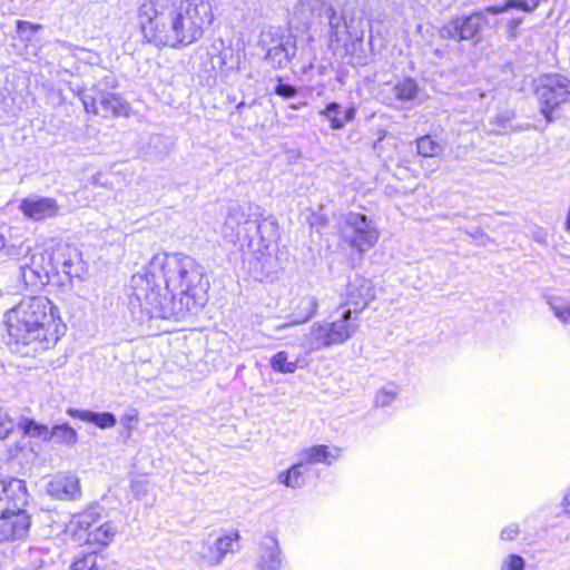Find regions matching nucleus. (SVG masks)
<instances>
[{
  "mask_svg": "<svg viewBox=\"0 0 570 570\" xmlns=\"http://www.w3.org/2000/svg\"><path fill=\"white\" fill-rule=\"evenodd\" d=\"M19 209L26 217L35 222L55 218L60 213V207L55 198L38 195L23 198Z\"/></svg>",
  "mask_w": 570,
  "mask_h": 570,
  "instance_id": "obj_15",
  "label": "nucleus"
},
{
  "mask_svg": "<svg viewBox=\"0 0 570 570\" xmlns=\"http://www.w3.org/2000/svg\"><path fill=\"white\" fill-rule=\"evenodd\" d=\"M6 325L10 344L24 356L53 347L63 333L57 307L42 296L20 301L6 313Z\"/></svg>",
  "mask_w": 570,
  "mask_h": 570,
  "instance_id": "obj_3",
  "label": "nucleus"
},
{
  "mask_svg": "<svg viewBox=\"0 0 570 570\" xmlns=\"http://www.w3.org/2000/svg\"><path fill=\"white\" fill-rule=\"evenodd\" d=\"M385 135H386V131L382 130L380 136H379V138H377V140L374 142V148L375 149L377 148L379 144L384 139Z\"/></svg>",
  "mask_w": 570,
  "mask_h": 570,
  "instance_id": "obj_50",
  "label": "nucleus"
},
{
  "mask_svg": "<svg viewBox=\"0 0 570 570\" xmlns=\"http://www.w3.org/2000/svg\"><path fill=\"white\" fill-rule=\"evenodd\" d=\"M80 99L87 112L104 118L128 116L129 105L118 95L92 88L80 94Z\"/></svg>",
  "mask_w": 570,
  "mask_h": 570,
  "instance_id": "obj_10",
  "label": "nucleus"
},
{
  "mask_svg": "<svg viewBox=\"0 0 570 570\" xmlns=\"http://www.w3.org/2000/svg\"><path fill=\"white\" fill-rule=\"evenodd\" d=\"M138 18L149 42L179 48L198 41L214 16L212 0H144Z\"/></svg>",
  "mask_w": 570,
  "mask_h": 570,
  "instance_id": "obj_2",
  "label": "nucleus"
},
{
  "mask_svg": "<svg viewBox=\"0 0 570 570\" xmlns=\"http://www.w3.org/2000/svg\"><path fill=\"white\" fill-rule=\"evenodd\" d=\"M226 58H227V52H224L220 57H219V61H220V68H223L224 66H227V61H226Z\"/></svg>",
  "mask_w": 570,
  "mask_h": 570,
  "instance_id": "obj_51",
  "label": "nucleus"
},
{
  "mask_svg": "<svg viewBox=\"0 0 570 570\" xmlns=\"http://www.w3.org/2000/svg\"><path fill=\"white\" fill-rule=\"evenodd\" d=\"M48 259L47 252H37L20 265L21 279L31 291H39L51 281L53 269Z\"/></svg>",
  "mask_w": 570,
  "mask_h": 570,
  "instance_id": "obj_11",
  "label": "nucleus"
},
{
  "mask_svg": "<svg viewBox=\"0 0 570 570\" xmlns=\"http://www.w3.org/2000/svg\"><path fill=\"white\" fill-rule=\"evenodd\" d=\"M208 283L202 265L181 253H157L145 273L131 276L129 305L149 318L183 320L206 302Z\"/></svg>",
  "mask_w": 570,
  "mask_h": 570,
  "instance_id": "obj_1",
  "label": "nucleus"
},
{
  "mask_svg": "<svg viewBox=\"0 0 570 570\" xmlns=\"http://www.w3.org/2000/svg\"><path fill=\"white\" fill-rule=\"evenodd\" d=\"M28 501L24 481L20 479L0 480V519H8L10 513L20 511Z\"/></svg>",
  "mask_w": 570,
  "mask_h": 570,
  "instance_id": "obj_13",
  "label": "nucleus"
},
{
  "mask_svg": "<svg viewBox=\"0 0 570 570\" xmlns=\"http://www.w3.org/2000/svg\"><path fill=\"white\" fill-rule=\"evenodd\" d=\"M243 106H244V102L238 104V105H237V109H242V108H243Z\"/></svg>",
  "mask_w": 570,
  "mask_h": 570,
  "instance_id": "obj_56",
  "label": "nucleus"
},
{
  "mask_svg": "<svg viewBox=\"0 0 570 570\" xmlns=\"http://www.w3.org/2000/svg\"><path fill=\"white\" fill-rule=\"evenodd\" d=\"M566 227L568 230H570V208H569V213H568L567 220H566Z\"/></svg>",
  "mask_w": 570,
  "mask_h": 570,
  "instance_id": "obj_53",
  "label": "nucleus"
},
{
  "mask_svg": "<svg viewBox=\"0 0 570 570\" xmlns=\"http://www.w3.org/2000/svg\"><path fill=\"white\" fill-rule=\"evenodd\" d=\"M252 209L253 206L250 204H233L228 206L224 224L220 228V234L227 243L236 244L240 238V233L245 225L253 223L256 225L257 229L259 228L257 224L258 219L253 218L255 214L250 213Z\"/></svg>",
  "mask_w": 570,
  "mask_h": 570,
  "instance_id": "obj_12",
  "label": "nucleus"
},
{
  "mask_svg": "<svg viewBox=\"0 0 570 570\" xmlns=\"http://www.w3.org/2000/svg\"><path fill=\"white\" fill-rule=\"evenodd\" d=\"M275 94L284 99H289L296 96L297 89L291 83H285L283 81H278L275 87Z\"/></svg>",
  "mask_w": 570,
  "mask_h": 570,
  "instance_id": "obj_44",
  "label": "nucleus"
},
{
  "mask_svg": "<svg viewBox=\"0 0 570 570\" xmlns=\"http://www.w3.org/2000/svg\"><path fill=\"white\" fill-rule=\"evenodd\" d=\"M131 419H132L131 416H127L126 422H129V420H131Z\"/></svg>",
  "mask_w": 570,
  "mask_h": 570,
  "instance_id": "obj_58",
  "label": "nucleus"
},
{
  "mask_svg": "<svg viewBox=\"0 0 570 570\" xmlns=\"http://www.w3.org/2000/svg\"><path fill=\"white\" fill-rule=\"evenodd\" d=\"M550 308L556 317L561 322L567 323L570 320V307L567 306L561 299L549 301Z\"/></svg>",
  "mask_w": 570,
  "mask_h": 570,
  "instance_id": "obj_38",
  "label": "nucleus"
},
{
  "mask_svg": "<svg viewBox=\"0 0 570 570\" xmlns=\"http://www.w3.org/2000/svg\"><path fill=\"white\" fill-rule=\"evenodd\" d=\"M535 7L537 3L530 6L525 0H507L502 6H489L485 8V10L491 14H499L510 9H519L524 12H531Z\"/></svg>",
  "mask_w": 570,
  "mask_h": 570,
  "instance_id": "obj_35",
  "label": "nucleus"
},
{
  "mask_svg": "<svg viewBox=\"0 0 570 570\" xmlns=\"http://www.w3.org/2000/svg\"><path fill=\"white\" fill-rule=\"evenodd\" d=\"M535 97L541 114L548 122L552 121L553 111L561 105L570 102V79L560 73H546L535 80Z\"/></svg>",
  "mask_w": 570,
  "mask_h": 570,
  "instance_id": "obj_7",
  "label": "nucleus"
},
{
  "mask_svg": "<svg viewBox=\"0 0 570 570\" xmlns=\"http://www.w3.org/2000/svg\"><path fill=\"white\" fill-rule=\"evenodd\" d=\"M550 308L556 317L561 322L567 323L570 320V307L567 306L561 299L549 301Z\"/></svg>",
  "mask_w": 570,
  "mask_h": 570,
  "instance_id": "obj_40",
  "label": "nucleus"
},
{
  "mask_svg": "<svg viewBox=\"0 0 570 570\" xmlns=\"http://www.w3.org/2000/svg\"><path fill=\"white\" fill-rule=\"evenodd\" d=\"M104 508L99 504H92L82 512L72 515L70 525L76 532L92 530V525L98 522L102 517Z\"/></svg>",
  "mask_w": 570,
  "mask_h": 570,
  "instance_id": "obj_23",
  "label": "nucleus"
},
{
  "mask_svg": "<svg viewBox=\"0 0 570 570\" xmlns=\"http://www.w3.org/2000/svg\"><path fill=\"white\" fill-rule=\"evenodd\" d=\"M131 419H132L131 416H127L126 422H129V420H131Z\"/></svg>",
  "mask_w": 570,
  "mask_h": 570,
  "instance_id": "obj_57",
  "label": "nucleus"
},
{
  "mask_svg": "<svg viewBox=\"0 0 570 570\" xmlns=\"http://www.w3.org/2000/svg\"><path fill=\"white\" fill-rule=\"evenodd\" d=\"M338 458V453L336 455L332 454L328 450L327 445H314L307 449H304L299 453V462L306 468L307 464H316V463H325L331 464V460H336Z\"/></svg>",
  "mask_w": 570,
  "mask_h": 570,
  "instance_id": "obj_24",
  "label": "nucleus"
},
{
  "mask_svg": "<svg viewBox=\"0 0 570 570\" xmlns=\"http://www.w3.org/2000/svg\"><path fill=\"white\" fill-rule=\"evenodd\" d=\"M19 428L22 432L31 438H40L43 441H49V429L47 425L38 423L33 419H22L19 422Z\"/></svg>",
  "mask_w": 570,
  "mask_h": 570,
  "instance_id": "obj_33",
  "label": "nucleus"
},
{
  "mask_svg": "<svg viewBox=\"0 0 570 570\" xmlns=\"http://www.w3.org/2000/svg\"><path fill=\"white\" fill-rule=\"evenodd\" d=\"M47 492L58 500H77L81 495L80 481L73 474H58L48 483Z\"/></svg>",
  "mask_w": 570,
  "mask_h": 570,
  "instance_id": "obj_17",
  "label": "nucleus"
},
{
  "mask_svg": "<svg viewBox=\"0 0 570 570\" xmlns=\"http://www.w3.org/2000/svg\"><path fill=\"white\" fill-rule=\"evenodd\" d=\"M487 13L488 12L484 9L469 16L456 17L444 24L439 30V35L442 39H452L459 42L475 40L476 42L479 32L484 27L492 26Z\"/></svg>",
  "mask_w": 570,
  "mask_h": 570,
  "instance_id": "obj_9",
  "label": "nucleus"
},
{
  "mask_svg": "<svg viewBox=\"0 0 570 570\" xmlns=\"http://www.w3.org/2000/svg\"><path fill=\"white\" fill-rule=\"evenodd\" d=\"M417 154L424 158L439 157L444 148L430 135H424L415 140Z\"/></svg>",
  "mask_w": 570,
  "mask_h": 570,
  "instance_id": "obj_31",
  "label": "nucleus"
},
{
  "mask_svg": "<svg viewBox=\"0 0 570 570\" xmlns=\"http://www.w3.org/2000/svg\"><path fill=\"white\" fill-rule=\"evenodd\" d=\"M320 115L330 120L331 128L333 130H341L347 122L354 120L356 116V108L354 106H350L344 111H341V105L333 101L321 110Z\"/></svg>",
  "mask_w": 570,
  "mask_h": 570,
  "instance_id": "obj_20",
  "label": "nucleus"
},
{
  "mask_svg": "<svg viewBox=\"0 0 570 570\" xmlns=\"http://www.w3.org/2000/svg\"><path fill=\"white\" fill-rule=\"evenodd\" d=\"M562 503H563L566 511L570 512V488L566 492Z\"/></svg>",
  "mask_w": 570,
  "mask_h": 570,
  "instance_id": "obj_48",
  "label": "nucleus"
},
{
  "mask_svg": "<svg viewBox=\"0 0 570 570\" xmlns=\"http://www.w3.org/2000/svg\"><path fill=\"white\" fill-rule=\"evenodd\" d=\"M67 248H71V245L69 244H57V247L52 249V252L48 253V265L53 269L52 271V277L60 276V269L62 265H66L67 259Z\"/></svg>",
  "mask_w": 570,
  "mask_h": 570,
  "instance_id": "obj_32",
  "label": "nucleus"
},
{
  "mask_svg": "<svg viewBox=\"0 0 570 570\" xmlns=\"http://www.w3.org/2000/svg\"><path fill=\"white\" fill-rule=\"evenodd\" d=\"M259 46L266 49L265 59L273 68H284L296 53L295 42L279 28H268L259 36Z\"/></svg>",
  "mask_w": 570,
  "mask_h": 570,
  "instance_id": "obj_8",
  "label": "nucleus"
},
{
  "mask_svg": "<svg viewBox=\"0 0 570 570\" xmlns=\"http://www.w3.org/2000/svg\"><path fill=\"white\" fill-rule=\"evenodd\" d=\"M67 414L83 422L92 423L99 429H110L117 424L115 414L110 412H94L89 410L68 409Z\"/></svg>",
  "mask_w": 570,
  "mask_h": 570,
  "instance_id": "obj_22",
  "label": "nucleus"
},
{
  "mask_svg": "<svg viewBox=\"0 0 570 570\" xmlns=\"http://www.w3.org/2000/svg\"><path fill=\"white\" fill-rule=\"evenodd\" d=\"M6 249V239L3 235L0 233V250Z\"/></svg>",
  "mask_w": 570,
  "mask_h": 570,
  "instance_id": "obj_52",
  "label": "nucleus"
},
{
  "mask_svg": "<svg viewBox=\"0 0 570 570\" xmlns=\"http://www.w3.org/2000/svg\"><path fill=\"white\" fill-rule=\"evenodd\" d=\"M318 301L314 295H305L294 302L291 323H283L276 327L281 331L294 324H302L311 320L317 312Z\"/></svg>",
  "mask_w": 570,
  "mask_h": 570,
  "instance_id": "obj_19",
  "label": "nucleus"
},
{
  "mask_svg": "<svg viewBox=\"0 0 570 570\" xmlns=\"http://www.w3.org/2000/svg\"><path fill=\"white\" fill-rule=\"evenodd\" d=\"M272 368L279 373H294L298 367L297 360L289 361L288 353L281 351L276 353L271 361Z\"/></svg>",
  "mask_w": 570,
  "mask_h": 570,
  "instance_id": "obj_34",
  "label": "nucleus"
},
{
  "mask_svg": "<svg viewBox=\"0 0 570 570\" xmlns=\"http://www.w3.org/2000/svg\"><path fill=\"white\" fill-rule=\"evenodd\" d=\"M374 297L375 292L372 282L367 278L355 276L347 284L346 302L343 306L352 307V311L360 315Z\"/></svg>",
  "mask_w": 570,
  "mask_h": 570,
  "instance_id": "obj_16",
  "label": "nucleus"
},
{
  "mask_svg": "<svg viewBox=\"0 0 570 570\" xmlns=\"http://www.w3.org/2000/svg\"><path fill=\"white\" fill-rule=\"evenodd\" d=\"M149 491V483L139 479L131 482V492L137 500H142Z\"/></svg>",
  "mask_w": 570,
  "mask_h": 570,
  "instance_id": "obj_43",
  "label": "nucleus"
},
{
  "mask_svg": "<svg viewBox=\"0 0 570 570\" xmlns=\"http://www.w3.org/2000/svg\"><path fill=\"white\" fill-rule=\"evenodd\" d=\"M118 529L111 521H106L99 527L90 530L86 537L89 544L108 546L117 534Z\"/></svg>",
  "mask_w": 570,
  "mask_h": 570,
  "instance_id": "obj_26",
  "label": "nucleus"
},
{
  "mask_svg": "<svg viewBox=\"0 0 570 570\" xmlns=\"http://www.w3.org/2000/svg\"><path fill=\"white\" fill-rule=\"evenodd\" d=\"M7 520L2 525V533L8 540H19L27 534L30 520L23 508L17 513H10Z\"/></svg>",
  "mask_w": 570,
  "mask_h": 570,
  "instance_id": "obj_21",
  "label": "nucleus"
},
{
  "mask_svg": "<svg viewBox=\"0 0 570 570\" xmlns=\"http://www.w3.org/2000/svg\"><path fill=\"white\" fill-rule=\"evenodd\" d=\"M14 423L9 417L6 411L0 407V440L8 438V435L13 431Z\"/></svg>",
  "mask_w": 570,
  "mask_h": 570,
  "instance_id": "obj_42",
  "label": "nucleus"
},
{
  "mask_svg": "<svg viewBox=\"0 0 570 570\" xmlns=\"http://www.w3.org/2000/svg\"><path fill=\"white\" fill-rule=\"evenodd\" d=\"M332 322H316L304 334L301 346L306 354L346 343L360 330V315L341 306Z\"/></svg>",
  "mask_w": 570,
  "mask_h": 570,
  "instance_id": "obj_4",
  "label": "nucleus"
},
{
  "mask_svg": "<svg viewBox=\"0 0 570 570\" xmlns=\"http://www.w3.org/2000/svg\"><path fill=\"white\" fill-rule=\"evenodd\" d=\"M396 395V391L383 387L376 393L375 404L381 407L389 406L395 400Z\"/></svg>",
  "mask_w": 570,
  "mask_h": 570,
  "instance_id": "obj_41",
  "label": "nucleus"
},
{
  "mask_svg": "<svg viewBox=\"0 0 570 570\" xmlns=\"http://www.w3.org/2000/svg\"><path fill=\"white\" fill-rule=\"evenodd\" d=\"M261 570H285L277 541L271 539L261 557Z\"/></svg>",
  "mask_w": 570,
  "mask_h": 570,
  "instance_id": "obj_28",
  "label": "nucleus"
},
{
  "mask_svg": "<svg viewBox=\"0 0 570 570\" xmlns=\"http://www.w3.org/2000/svg\"><path fill=\"white\" fill-rule=\"evenodd\" d=\"M70 570H115L109 560L96 552L76 558Z\"/></svg>",
  "mask_w": 570,
  "mask_h": 570,
  "instance_id": "obj_25",
  "label": "nucleus"
},
{
  "mask_svg": "<svg viewBox=\"0 0 570 570\" xmlns=\"http://www.w3.org/2000/svg\"><path fill=\"white\" fill-rule=\"evenodd\" d=\"M520 534V527L518 523H511L502 529L500 533V540L513 541Z\"/></svg>",
  "mask_w": 570,
  "mask_h": 570,
  "instance_id": "obj_45",
  "label": "nucleus"
},
{
  "mask_svg": "<svg viewBox=\"0 0 570 570\" xmlns=\"http://www.w3.org/2000/svg\"><path fill=\"white\" fill-rule=\"evenodd\" d=\"M238 533L234 532L217 539V541L215 542V548L219 552V558L217 560L218 562L222 560L224 554L233 551V544L238 540Z\"/></svg>",
  "mask_w": 570,
  "mask_h": 570,
  "instance_id": "obj_36",
  "label": "nucleus"
},
{
  "mask_svg": "<svg viewBox=\"0 0 570 570\" xmlns=\"http://www.w3.org/2000/svg\"><path fill=\"white\" fill-rule=\"evenodd\" d=\"M524 559L517 553H511L502 560L500 570H524Z\"/></svg>",
  "mask_w": 570,
  "mask_h": 570,
  "instance_id": "obj_37",
  "label": "nucleus"
},
{
  "mask_svg": "<svg viewBox=\"0 0 570 570\" xmlns=\"http://www.w3.org/2000/svg\"><path fill=\"white\" fill-rule=\"evenodd\" d=\"M13 249H14V247L6 249L7 254L8 255H16V253L12 252Z\"/></svg>",
  "mask_w": 570,
  "mask_h": 570,
  "instance_id": "obj_54",
  "label": "nucleus"
},
{
  "mask_svg": "<svg viewBox=\"0 0 570 570\" xmlns=\"http://www.w3.org/2000/svg\"><path fill=\"white\" fill-rule=\"evenodd\" d=\"M466 234L476 242L478 245L487 246L492 243L491 238L480 228L475 227L468 230Z\"/></svg>",
  "mask_w": 570,
  "mask_h": 570,
  "instance_id": "obj_46",
  "label": "nucleus"
},
{
  "mask_svg": "<svg viewBox=\"0 0 570 570\" xmlns=\"http://www.w3.org/2000/svg\"><path fill=\"white\" fill-rule=\"evenodd\" d=\"M338 233L344 243L363 254L375 246L380 232L373 219L361 213L350 212L340 223Z\"/></svg>",
  "mask_w": 570,
  "mask_h": 570,
  "instance_id": "obj_6",
  "label": "nucleus"
},
{
  "mask_svg": "<svg viewBox=\"0 0 570 570\" xmlns=\"http://www.w3.org/2000/svg\"><path fill=\"white\" fill-rule=\"evenodd\" d=\"M307 471L299 461L293 464L287 471L278 474V482L291 489L302 488L305 483L304 474Z\"/></svg>",
  "mask_w": 570,
  "mask_h": 570,
  "instance_id": "obj_29",
  "label": "nucleus"
},
{
  "mask_svg": "<svg viewBox=\"0 0 570 570\" xmlns=\"http://www.w3.org/2000/svg\"><path fill=\"white\" fill-rule=\"evenodd\" d=\"M327 223V219L323 216H314L313 217V220L311 222V225L314 226L316 224H320V225H326Z\"/></svg>",
  "mask_w": 570,
  "mask_h": 570,
  "instance_id": "obj_49",
  "label": "nucleus"
},
{
  "mask_svg": "<svg viewBox=\"0 0 570 570\" xmlns=\"http://www.w3.org/2000/svg\"><path fill=\"white\" fill-rule=\"evenodd\" d=\"M4 556L0 552V566L2 564L3 560H4Z\"/></svg>",
  "mask_w": 570,
  "mask_h": 570,
  "instance_id": "obj_55",
  "label": "nucleus"
},
{
  "mask_svg": "<svg viewBox=\"0 0 570 570\" xmlns=\"http://www.w3.org/2000/svg\"><path fill=\"white\" fill-rule=\"evenodd\" d=\"M39 28H40V26H35L28 21H18L17 22V30L21 37L29 36Z\"/></svg>",
  "mask_w": 570,
  "mask_h": 570,
  "instance_id": "obj_47",
  "label": "nucleus"
},
{
  "mask_svg": "<svg viewBox=\"0 0 570 570\" xmlns=\"http://www.w3.org/2000/svg\"><path fill=\"white\" fill-rule=\"evenodd\" d=\"M320 24L326 27L330 46L338 45L346 38L357 41L364 38V31L358 26L362 24V19H356L354 9L337 0H328Z\"/></svg>",
  "mask_w": 570,
  "mask_h": 570,
  "instance_id": "obj_5",
  "label": "nucleus"
},
{
  "mask_svg": "<svg viewBox=\"0 0 570 570\" xmlns=\"http://www.w3.org/2000/svg\"><path fill=\"white\" fill-rule=\"evenodd\" d=\"M550 308L556 317L561 322L567 323L570 320V307L567 306L561 299L549 301Z\"/></svg>",
  "mask_w": 570,
  "mask_h": 570,
  "instance_id": "obj_39",
  "label": "nucleus"
},
{
  "mask_svg": "<svg viewBox=\"0 0 570 570\" xmlns=\"http://www.w3.org/2000/svg\"><path fill=\"white\" fill-rule=\"evenodd\" d=\"M50 440L59 444L73 446L78 442V434L68 423L56 424L49 430Z\"/></svg>",
  "mask_w": 570,
  "mask_h": 570,
  "instance_id": "obj_30",
  "label": "nucleus"
},
{
  "mask_svg": "<svg viewBox=\"0 0 570 570\" xmlns=\"http://www.w3.org/2000/svg\"><path fill=\"white\" fill-rule=\"evenodd\" d=\"M383 101L386 105L412 104L422 101V89L416 80L410 77L396 79L394 82H387L382 88Z\"/></svg>",
  "mask_w": 570,
  "mask_h": 570,
  "instance_id": "obj_14",
  "label": "nucleus"
},
{
  "mask_svg": "<svg viewBox=\"0 0 570 570\" xmlns=\"http://www.w3.org/2000/svg\"><path fill=\"white\" fill-rule=\"evenodd\" d=\"M327 2L328 0H297L293 7L292 21L305 28L313 22L320 23Z\"/></svg>",
  "mask_w": 570,
  "mask_h": 570,
  "instance_id": "obj_18",
  "label": "nucleus"
},
{
  "mask_svg": "<svg viewBox=\"0 0 570 570\" xmlns=\"http://www.w3.org/2000/svg\"><path fill=\"white\" fill-rule=\"evenodd\" d=\"M67 259L66 265H62L60 269V274L66 276V279H71L72 277H80L85 272V264L81 259V254L77 247L71 246V248H67Z\"/></svg>",
  "mask_w": 570,
  "mask_h": 570,
  "instance_id": "obj_27",
  "label": "nucleus"
}]
</instances>
